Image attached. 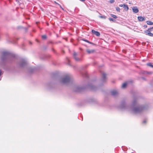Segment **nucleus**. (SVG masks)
Instances as JSON below:
<instances>
[{
    "mask_svg": "<svg viewBox=\"0 0 153 153\" xmlns=\"http://www.w3.org/2000/svg\"><path fill=\"white\" fill-rule=\"evenodd\" d=\"M131 110L132 112L135 113H138L146 110L147 106H140L138 105L136 100H134L132 103Z\"/></svg>",
    "mask_w": 153,
    "mask_h": 153,
    "instance_id": "1",
    "label": "nucleus"
},
{
    "mask_svg": "<svg viewBox=\"0 0 153 153\" xmlns=\"http://www.w3.org/2000/svg\"><path fill=\"white\" fill-rule=\"evenodd\" d=\"M15 58L14 55L10 54L8 52H4L1 57V61L4 62H10L13 61Z\"/></svg>",
    "mask_w": 153,
    "mask_h": 153,
    "instance_id": "2",
    "label": "nucleus"
},
{
    "mask_svg": "<svg viewBox=\"0 0 153 153\" xmlns=\"http://www.w3.org/2000/svg\"><path fill=\"white\" fill-rule=\"evenodd\" d=\"M72 78V76L69 74H67L62 78L61 82L62 83L65 84L70 81Z\"/></svg>",
    "mask_w": 153,
    "mask_h": 153,
    "instance_id": "3",
    "label": "nucleus"
},
{
    "mask_svg": "<svg viewBox=\"0 0 153 153\" xmlns=\"http://www.w3.org/2000/svg\"><path fill=\"white\" fill-rule=\"evenodd\" d=\"M27 62L26 60L22 58H20V68L24 67L27 65Z\"/></svg>",
    "mask_w": 153,
    "mask_h": 153,
    "instance_id": "4",
    "label": "nucleus"
},
{
    "mask_svg": "<svg viewBox=\"0 0 153 153\" xmlns=\"http://www.w3.org/2000/svg\"><path fill=\"white\" fill-rule=\"evenodd\" d=\"M82 89V88L78 86L74 87V90L76 92H80Z\"/></svg>",
    "mask_w": 153,
    "mask_h": 153,
    "instance_id": "5",
    "label": "nucleus"
},
{
    "mask_svg": "<svg viewBox=\"0 0 153 153\" xmlns=\"http://www.w3.org/2000/svg\"><path fill=\"white\" fill-rule=\"evenodd\" d=\"M137 19L140 22H142L145 20L146 18L144 17L139 16L137 17Z\"/></svg>",
    "mask_w": 153,
    "mask_h": 153,
    "instance_id": "6",
    "label": "nucleus"
},
{
    "mask_svg": "<svg viewBox=\"0 0 153 153\" xmlns=\"http://www.w3.org/2000/svg\"><path fill=\"white\" fill-rule=\"evenodd\" d=\"M92 32L95 34L97 36H99L100 35V34L99 32L98 31H96L94 30H92Z\"/></svg>",
    "mask_w": 153,
    "mask_h": 153,
    "instance_id": "7",
    "label": "nucleus"
},
{
    "mask_svg": "<svg viewBox=\"0 0 153 153\" xmlns=\"http://www.w3.org/2000/svg\"><path fill=\"white\" fill-rule=\"evenodd\" d=\"M132 10L133 12L137 13L138 11V9L136 7H134L132 8Z\"/></svg>",
    "mask_w": 153,
    "mask_h": 153,
    "instance_id": "8",
    "label": "nucleus"
},
{
    "mask_svg": "<svg viewBox=\"0 0 153 153\" xmlns=\"http://www.w3.org/2000/svg\"><path fill=\"white\" fill-rule=\"evenodd\" d=\"M111 94L113 96H116L118 94V92L117 90H114L111 91Z\"/></svg>",
    "mask_w": 153,
    "mask_h": 153,
    "instance_id": "9",
    "label": "nucleus"
},
{
    "mask_svg": "<svg viewBox=\"0 0 153 153\" xmlns=\"http://www.w3.org/2000/svg\"><path fill=\"white\" fill-rule=\"evenodd\" d=\"M144 33L146 35H148L149 36L152 37L153 36V34L151 33V32H147V31H145Z\"/></svg>",
    "mask_w": 153,
    "mask_h": 153,
    "instance_id": "10",
    "label": "nucleus"
},
{
    "mask_svg": "<svg viewBox=\"0 0 153 153\" xmlns=\"http://www.w3.org/2000/svg\"><path fill=\"white\" fill-rule=\"evenodd\" d=\"M102 78L103 81H104L106 79V74L104 73H102Z\"/></svg>",
    "mask_w": 153,
    "mask_h": 153,
    "instance_id": "11",
    "label": "nucleus"
},
{
    "mask_svg": "<svg viewBox=\"0 0 153 153\" xmlns=\"http://www.w3.org/2000/svg\"><path fill=\"white\" fill-rule=\"evenodd\" d=\"M76 53L75 52H74V57L75 58V59L77 61H79L80 60V59L77 57H76Z\"/></svg>",
    "mask_w": 153,
    "mask_h": 153,
    "instance_id": "12",
    "label": "nucleus"
},
{
    "mask_svg": "<svg viewBox=\"0 0 153 153\" xmlns=\"http://www.w3.org/2000/svg\"><path fill=\"white\" fill-rule=\"evenodd\" d=\"M123 7L124 9L126 11H127L128 10V6L126 4H124Z\"/></svg>",
    "mask_w": 153,
    "mask_h": 153,
    "instance_id": "13",
    "label": "nucleus"
},
{
    "mask_svg": "<svg viewBox=\"0 0 153 153\" xmlns=\"http://www.w3.org/2000/svg\"><path fill=\"white\" fill-rule=\"evenodd\" d=\"M87 53L89 54L92 53L94 52V50H93L88 49L86 50Z\"/></svg>",
    "mask_w": 153,
    "mask_h": 153,
    "instance_id": "14",
    "label": "nucleus"
},
{
    "mask_svg": "<svg viewBox=\"0 0 153 153\" xmlns=\"http://www.w3.org/2000/svg\"><path fill=\"white\" fill-rule=\"evenodd\" d=\"M146 23L148 25H153V22L149 21H147Z\"/></svg>",
    "mask_w": 153,
    "mask_h": 153,
    "instance_id": "15",
    "label": "nucleus"
},
{
    "mask_svg": "<svg viewBox=\"0 0 153 153\" xmlns=\"http://www.w3.org/2000/svg\"><path fill=\"white\" fill-rule=\"evenodd\" d=\"M127 84V82L124 83L122 85V88H126V87Z\"/></svg>",
    "mask_w": 153,
    "mask_h": 153,
    "instance_id": "16",
    "label": "nucleus"
},
{
    "mask_svg": "<svg viewBox=\"0 0 153 153\" xmlns=\"http://www.w3.org/2000/svg\"><path fill=\"white\" fill-rule=\"evenodd\" d=\"M147 65L150 67H153V65H152L151 63H147Z\"/></svg>",
    "mask_w": 153,
    "mask_h": 153,
    "instance_id": "17",
    "label": "nucleus"
},
{
    "mask_svg": "<svg viewBox=\"0 0 153 153\" xmlns=\"http://www.w3.org/2000/svg\"><path fill=\"white\" fill-rule=\"evenodd\" d=\"M152 31V27L150 28H148L147 30H146L145 31H147V32H151V31Z\"/></svg>",
    "mask_w": 153,
    "mask_h": 153,
    "instance_id": "18",
    "label": "nucleus"
},
{
    "mask_svg": "<svg viewBox=\"0 0 153 153\" xmlns=\"http://www.w3.org/2000/svg\"><path fill=\"white\" fill-rule=\"evenodd\" d=\"M111 15L112 17H113L114 18L116 19V18H117V17L115 15L111 14Z\"/></svg>",
    "mask_w": 153,
    "mask_h": 153,
    "instance_id": "19",
    "label": "nucleus"
},
{
    "mask_svg": "<svg viewBox=\"0 0 153 153\" xmlns=\"http://www.w3.org/2000/svg\"><path fill=\"white\" fill-rule=\"evenodd\" d=\"M99 17L102 19H105L106 18V16H100Z\"/></svg>",
    "mask_w": 153,
    "mask_h": 153,
    "instance_id": "20",
    "label": "nucleus"
},
{
    "mask_svg": "<svg viewBox=\"0 0 153 153\" xmlns=\"http://www.w3.org/2000/svg\"><path fill=\"white\" fill-rule=\"evenodd\" d=\"M116 10L118 12H120V9L118 7H117L116 8Z\"/></svg>",
    "mask_w": 153,
    "mask_h": 153,
    "instance_id": "21",
    "label": "nucleus"
},
{
    "mask_svg": "<svg viewBox=\"0 0 153 153\" xmlns=\"http://www.w3.org/2000/svg\"><path fill=\"white\" fill-rule=\"evenodd\" d=\"M109 20L110 21H114L115 19H112L111 18H109Z\"/></svg>",
    "mask_w": 153,
    "mask_h": 153,
    "instance_id": "22",
    "label": "nucleus"
},
{
    "mask_svg": "<svg viewBox=\"0 0 153 153\" xmlns=\"http://www.w3.org/2000/svg\"><path fill=\"white\" fill-rule=\"evenodd\" d=\"M82 40L84 41H85L87 42H88L90 44H91V42H89L88 41V40H86V39H82Z\"/></svg>",
    "mask_w": 153,
    "mask_h": 153,
    "instance_id": "23",
    "label": "nucleus"
},
{
    "mask_svg": "<svg viewBox=\"0 0 153 153\" xmlns=\"http://www.w3.org/2000/svg\"><path fill=\"white\" fill-rule=\"evenodd\" d=\"M42 37L43 39H45L46 38V36L45 35H43Z\"/></svg>",
    "mask_w": 153,
    "mask_h": 153,
    "instance_id": "24",
    "label": "nucleus"
},
{
    "mask_svg": "<svg viewBox=\"0 0 153 153\" xmlns=\"http://www.w3.org/2000/svg\"><path fill=\"white\" fill-rule=\"evenodd\" d=\"M114 1H115L114 0H110L109 1L110 3H112L114 2Z\"/></svg>",
    "mask_w": 153,
    "mask_h": 153,
    "instance_id": "25",
    "label": "nucleus"
},
{
    "mask_svg": "<svg viewBox=\"0 0 153 153\" xmlns=\"http://www.w3.org/2000/svg\"><path fill=\"white\" fill-rule=\"evenodd\" d=\"M124 4H120L119 5V6L120 7H123Z\"/></svg>",
    "mask_w": 153,
    "mask_h": 153,
    "instance_id": "26",
    "label": "nucleus"
},
{
    "mask_svg": "<svg viewBox=\"0 0 153 153\" xmlns=\"http://www.w3.org/2000/svg\"><path fill=\"white\" fill-rule=\"evenodd\" d=\"M58 4L60 6V7H61V8H62V10H63V9L62 7H61V6L59 5V4Z\"/></svg>",
    "mask_w": 153,
    "mask_h": 153,
    "instance_id": "27",
    "label": "nucleus"
},
{
    "mask_svg": "<svg viewBox=\"0 0 153 153\" xmlns=\"http://www.w3.org/2000/svg\"><path fill=\"white\" fill-rule=\"evenodd\" d=\"M146 122V120H144L143 121V123H145Z\"/></svg>",
    "mask_w": 153,
    "mask_h": 153,
    "instance_id": "28",
    "label": "nucleus"
},
{
    "mask_svg": "<svg viewBox=\"0 0 153 153\" xmlns=\"http://www.w3.org/2000/svg\"><path fill=\"white\" fill-rule=\"evenodd\" d=\"M80 0L82 2H84L85 1V0Z\"/></svg>",
    "mask_w": 153,
    "mask_h": 153,
    "instance_id": "29",
    "label": "nucleus"
},
{
    "mask_svg": "<svg viewBox=\"0 0 153 153\" xmlns=\"http://www.w3.org/2000/svg\"><path fill=\"white\" fill-rule=\"evenodd\" d=\"M25 30H27V28H25Z\"/></svg>",
    "mask_w": 153,
    "mask_h": 153,
    "instance_id": "30",
    "label": "nucleus"
},
{
    "mask_svg": "<svg viewBox=\"0 0 153 153\" xmlns=\"http://www.w3.org/2000/svg\"><path fill=\"white\" fill-rule=\"evenodd\" d=\"M152 31H153V27H152Z\"/></svg>",
    "mask_w": 153,
    "mask_h": 153,
    "instance_id": "31",
    "label": "nucleus"
}]
</instances>
